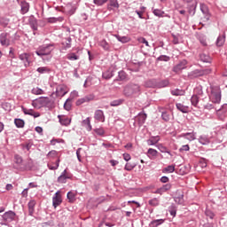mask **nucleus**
<instances>
[{
	"mask_svg": "<svg viewBox=\"0 0 227 227\" xmlns=\"http://www.w3.org/2000/svg\"><path fill=\"white\" fill-rule=\"evenodd\" d=\"M35 205H36V202L35 200H31L28 203V210H29L30 215H33V213L35 212Z\"/></svg>",
	"mask_w": 227,
	"mask_h": 227,
	"instance_id": "27",
	"label": "nucleus"
},
{
	"mask_svg": "<svg viewBox=\"0 0 227 227\" xmlns=\"http://www.w3.org/2000/svg\"><path fill=\"white\" fill-rule=\"evenodd\" d=\"M95 4H98V6H102V4H106L107 3V0H94Z\"/></svg>",
	"mask_w": 227,
	"mask_h": 227,
	"instance_id": "51",
	"label": "nucleus"
},
{
	"mask_svg": "<svg viewBox=\"0 0 227 227\" xmlns=\"http://www.w3.org/2000/svg\"><path fill=\"white\" fill-rule=\"evenodd\" d=\"M36 104H40L42 106H49L51 104V99L49 98H40L35 101H33L32 106L36 107Z\"/></svg>",
	"mask_w": 227,
	"mask_h": 227,
	"instance_id": "7",
	"label": "nucleus"
},
{
	"mask_svg": "<svg viewBox=\"0 0 227 227\" xmlns=\"http://www.w3.org/2000/svg\"><path fill=\"white\" fill-rule=\"evenodd\" d=\"M124 148H126V150H131V148H132V144H131V143L127 144V145L124 146Z\"/></svg>",
	"mask_w": 227,
	"mask_h": 227,
	"instance_id": "63",
	"label": "nucleus"
},
{
	"mask_svg": "<svg viewBox=\"0 0 227 227\" xmlns=\"http://www.w3.org/2000/svg\"><path fill=\"white\" fill-rule=\"evenodd\" d=\"M119 79L120 81H125V79H127V74L124 71H120Z\"/></svg>",
	"mask_w": 227,
	"mask_h": 227,
	"instance_id": "47",
	"label": "nucleus"
},
{
	"mask_svg": "<svg viewBox=\"0 0 227 227\" xmlns=\"http://www.w3.org/2000/svg\"><path fill=\"white\" fill-rule=\"evenodd\" d=\"M94 118L98 121H102V122L106 121V116H104V111L102 110H97L95 112Z\"/></svg>",
	"mask_w": 227,
	"mask_h": 227,
	"instance_id": "12",
	"label": "nucleus"
},
{
	"mask_svg": "<svg viewBox=\"0 0 227 227\" xmlns=\"http://www.w3.org/2000/svg\"><path fill=\"white\" fill-rule=\"evenodd\" d=\"M169 189H171L170 184H164L162 187L156 190L155 194H164V192H167Z\"/></svg>",
	"mask_w": 227,
	"mask_h": 227,
	"instance_id": "14",
	"label": "nucleus"
},
{
	"mask_svg": "<svg viewBox=\"0 0 227 227\" xmlns=\"http://www.w3.org/2000/svg\"><path fill=\"white\" fill-rule=\"evenodd\" d=\"M84 102H90V99L88 98H82L76 101V106H82Z\"/></svg>",
	"mask_w": 227,
	"mask_h": 227,
	"instance_id": "44",
	"label": "nucleus"
},
{
	"mask_svg": "<svg viewBox=\"0 0 227 227\" xmlns=\"http://www.w3.org/2000/svg\"><path fill=\"white\" fill-rule=\"evenodd\" d=\"M29 12V4H27V2H21V12L24 13H27Z\"/></svg>",
	"mask_w": 227,
	"mask_h": 227,
	"instance_id": "23",
	"label": "nucleus"
},
{
	"mask_svg": "<svg viewBox=\"0 0 227 227\" xmlns=\"http://www.w3.org/2000/svg\"><path fill=\"white\" fill-rule=\"evenodd\" d=\"M160 141L159 137H153L150 139L147 140V145L149 146H153V145H157Z\"/></svg>",
	"mask_w": 227,
	"mask_h": 227,
	"instance_id": "21",
	"label": "nucleus"
},
{
	"mask_svg": "<svg viewBox=\"0 0 227 227\" xmlns=\"http://www.w3.org/2000/svg\"><path fill=\"white\" fill-rule=\"evenodd\" d=\"M62 201L63 200H61V193H59V192H57L55 193V196L52 199V203H53L54 208H57L58 207H59V205H61Z\"/></svg>",
	"mask_w": 227,
	"mask_h": 227,
	"instance_id": "9",
	"label": "nucleus"
},
{
	"mask_svg": "<svg viewBox=\"0 0 227 227\" xmlns=\"http://www.w3.org/2000/svg\"><path fill=\"white\" fill-rule=\"evenodd\" d=\"M31 56H33L31 53L26 52L19 55V59L22 61L26 68H27L31 65Z\"/></svg>",
	"mask_w": 227,
	"mask_h": 227,
	"instance_id": "4",
	"label": "nucleus"
},
{
	"mask_svg": "<svg viewBox=\"0 0 227 227\" xmlns=\"http://www.w3.org/2000/svg\"><path fill=\"white\" fill-rule=\"evenodd\" d=\"M200 42L202 45L207 46V40L205 38H200Z\"/></svg>",
	"mask_w": 227,
	"mask_h": 227,
	"instance_id": "62",
	"label": "nucleus"
},
{
	"mask_svg": "<svg viewBox=\"0 0 227 227\" xmlns=\"http://www.w3.org/2000/svg\"><path fill=\"white\" fill-rule=\"evenodd\" d=\"M65 173H67V170L64 171V174L61 175L59 178H58V182L59 184H67V179L70 178L69 176L65 175Z\"/></svg>",
	"mask_w": 227,
	"mask_h": 227,
	"instance_id": "24",
	"label": "nucleus"
},
{
	"mask_svg": "<svg viewBox=\"0 0 227 227\" xmlns=\"http://www.w3.org/2000/svg\"><path fill=\"white\" fill-rule=\"evenodd\" d=\"M200 61H203V63H210V61H212V59L210 58V56L202 53L200 54Z\"/></svg>",
	"mask_w": 227,
	"mask_h": 227,
	"instance_id": "26",
	"label": "nucleus"
},
{
	"mask_svg": "<svg viewBox=\"0 0 227 227\" xmlns=\"http://www.w3.org/2000/svg\"><path fill=\"white\" fill-rule=\"evenodd\" d=\"M37 72L39 74H49L51 72V69L47 67H38Z\"/></svg>",
	"mask_w": 227,
	"mask_h": 227,
	"instance_id": "34",
	"label": "nucleus"
},
{
	"mask_svg": "<svg viewBox=\"0 0 227 227\" xmlns=\"http://www.w3.org/2000/svg\"><path fill=\"white\" fill-rule=\"evenodd\" d=\"M137 41L139 42V43H145L146 45V47H149V43L148 41H146V39H145L144 37H139L137 39Z\"/></svg>",
	"mask_w": 227,
	"mask_h": 227,
	"instance_id": "50",
	"label": "nucleus"
},
{
	"mask_svg": "<svg viewBox=\"0 0 227 227\" xmlns=\"http://www.w3.org/2000/svg\"><path fill=\"white\" fill-rule=\"evenodd\" d=\"M176 202L179 203V205H182V203H184V195H181L179 198H176Z\"/></svg>",
	"mask_w": 227,
	"mask_h": 227,
	"instance_id": "57",
	"label": "nucleus"
},
{
	"mask_svg": "<svg viewBox=\"0 0 227 227\" xmlns=\"http://www.w3.org/2000/svg\"><path fill=\"white\" fill-rule=\"evenodd\" d=\"M113 71L107 70L106 72L103 73V78L104 79H111L113 77Z\"/></svg>",
	"mask_w": 227,
	"mask_h": 227,
	"instance_id": "40",
	"label": "nucleus"
},
{
	"mask_svg": "<svg viewBox=\"0 0 227 227\" xmlns=\"http://www.w3.org/2000/svg\"><path fill=\"white\" fill-rule=\"evenodd\" d=\"M122 102L123 101L121 99L114 100L110 103V106L112 107H116L117 106H121Z\"/></svg>",
	"mask_w": 227,
	"mask_h": 227,
	"instance_id": "41",
	"label": "nucleus"
},
{
	"mask_svg": "<svg viewBox=\"0 0 227 227\" xmlns=\"http://www.w3.org/2000/svg\"><path fill=\"white\" fill-rule=\"evenodd\" d=\"M117 40L119 42H121V43H127L130 42V38L129 36L117 35Z\"/></svg>",
	"mask_w": 227,
	"mask_h": 227,
	"instance_id": "33",
	"label": "nucleus"
},
{
	"mask_svg": "<svg viewBox=\"0 0 227 227\" xmlns=\"http://www.w3.org/2000/svg\"><path fill=\"white\" fill-rule=\"evenodd\" d=\"M67 58L69 61H77L79 59V56L75 55V53H68Z\"/></svg>",
	"mask_w": 227,
	"mask_h": 227,
	"instance_id": "32",
	"label": "nucleus"
},
{
	"mask_svg": "<svg viewBox=\"0 0 227 227\" xmlns=\"http://www.w3.org/2000/svg\"><path fill=\"white\" fill-rule=\"evenodd\" d=\"M153 13L156 17H163L164 12L159 9H154Z\"/></svg>",
	"mask_w": 227,
	"mask_h": 227,
	"instance_id": "46",
	"label": "nucleus"
},
{
	"mask_svg": "<svg viewBox=\"0 0 227 227\" xmlns=\"http://www.w3.org/2000/svg\"><path fill=\"white\" fill-rule=\"evenodd\" d=\"M3 219L5 220L7 223H12V221H15V212L8 211L4 214Z\"/></svg>",
	"mask_w": 227,
	"mask_h": 227,
	"instance_id": "10",
	"label": "nucleus"
},
{
	"mask_svg": "<svg viewBox=\"0 0 227 227\" xmlns=\"http://www.w3.org/2000/svg\"><path fill=\"white\" fill-rule=\"evenodd\" d=\"M68 93V90H67V87L63 84H60L57 87L56 90V95L57 97H65Z\"/></svg>",
	"mask_w": 227,
	"mask_h": 227,
	"instance_id": "8",
	"label": "nucleus"
},
{
	"mask_svg": "<svg viewBox=\"0 0 227 227\" xmlns=\"http://www.w3.org/2000/svg\"><path fill=\"white\" fill-rule=\"evenodd\" d=\"M136 13L138 15L139 19H143V11H136Z\"/></svg>",
	"mask_w": 227,
	"mask_h": 227,
	"instance_id": "61",
	"label": "nucleus"
},
{
	"mask_svg": "<svg viewBox=\"0 0 227 227\" xmlns=\"http://www.w3.org/2000/svg\"><path fill=\"white\" fill-rule=\"evenodd\" d=\"M14 123L18 129H22L24 128L25 122L22 119H15Z\"/></svg>",
	"mask_w": 227,
	"mask_h": 227,
	"instance_id": "29",
	"label": "nucleus"
},
{
	"mask_svg": "<svg viewBox=\"0 0 227 227\" xmlns=\"http://www.w3.org/2000/svg\"><path fill=\"white\" fill-rule=\"evenodd\" d=\"M24 114H28L29 116H33L34 118H39L40 113L35 112L33 109L22 108Z\"/></svg>",
	"mask_w": 227,
	"mask_h": 227,
	"instance_id": "13",
	"label": "nucleus"
},
{
	"mask_svg": "<svg viewBox=\"0 0 227 227\" xmlns=\"http://www.w3.org/2000/svg\"><path fill=\"white\" fill-rule=\"evenodd\" d=\"M224 42H225L224 37L219 36V37L217 38V40H216V45H217L218 47H223V45H224Z\"/></svg>",
	"mask_w": 227,
	"mask_h": 227,
	"instance_id": "37",
	"label": "nucleus"
},
{
	"mask_svg": "<svg viewBox=\"0 0 227 227\" xmlns=\"http://www.w3.org/2000/svg\"><path fill=\"white\" fill-rule=\"evenodd\" d=\"M205 214L207 217H209V219H214V217H215V214H214V212H212L210 209H207Z\"/></svg>",
	"mask_w": 227,
	"mask_h": 227,
	"instance_id": "43",
	"label": "nucleus"
},
{
	"mask_svg": "<svg viewBox=\"0 0 227 227\" xmlns=\"http://www.w3.org/2000/svg\"><path fill=\"white\" fill-rule=\"evenodd\" d=\"M32 93L33 95H43V90L35 87L32 89Z\"/></svg>",
	"mask_w": 227,
	"mask_h": 227,
	"instance_id": "35",
	"label": "nucleus"
},
{
	"mask_svg": "<svg viewBox=\"0 0 227 227\" xmlns=\"http://www.w3.org/2000/svg\"><path fill=\"white\" fill-rule=\"evenodd\" d=\"M94 131L98 134V136H104V134H106L103 128L96 129Z\"/></svg>",
	"mask_w": 227,
	"mask_h": 227,
	"instance_id": "48",
	"label": "nucleus"
},
{
	"mask_svg": "<svg viewBox=\"0 0 227 227\" xmlns=\"http://www.w3.org/2000/svg\"><path fill=\"white\" fill-rule=\"evenodd\" d=\"M52 44H47L45 46H40L35 51V54H37V56H40V58H42L43 59H45V56H48L49 60L51 59V58H52V56L51 55V52H52Z\"/></svg>",
	"mask_w": 227,
	"mask_h": 227,
	"instance_id": "1",
	"label": "nucleus"
},
{
	"mask_svg": "<svg viewBox=\"0 0 227 227\" xmlns=\"http://www.w3.org/2000/svg\"><path fill=\"white\" fill-rule=\"evenodd\" d=\"M83 127H86L87 130H91V122L90 121V117L82 121Z\"/></svg>",
	"mask_w": 227,
	"mask_h": 227,
	"instance_id": "30",
	"label": "nucleus"
},
{
	"mask_svg": "<svg viewBox=\"0 0 227 227\" xmlns=\"http://www.w3.org/2000/svg\"><path fill=\"white\" fill-rule=\"evenodd\" d=\"M15 159H16V162H17L18 164H20V162H22V158H21V157L15 156Z\"/></svg>",
	"mask_w": 227,
	"mask_h": 227,
	"instance_id": "64",
	"label": "nucleus"
},
{
	"mask_svg": "<svg viewBox=\"0 0 227 227\" xmlns=\"http://www.w3.org/2000/svg\"><path fill=\"white\" fill-rule=\"evenodd\" d=\"M74 192H67V199L69 200V201H74Z\"/></svg>",
	"mask_w": 227,
	"mask_h": 227,
	"instance_id": "56",
	"label": "nucleus"
},
{
	"mask_svg": "<svg viewBox=\"0 0 227 227\" xmlns=\"http://www.w3.org/2000/svg\"><path fill=\"white\" fill-rule=\"evenodd\" d=\"M194 93H196L197 95H203V89H201V86L197 87L194 90Z\"/></svg>",
	"mask_w": 227,
	"mask_h": 227,
	"instance_id": "52",
	"label": "nucleus"
},
{
	"mask_svg": "<svg viewBox=\"0 0 227 227\" xmlns=\"http://www.w3.org/2000/svg\"><path fill=\"white\" fill-rule=\"evenodd\" d=\"M137 120H138L139 125H143V123L146 121V114H139Z\"/></svg>",
	"mask_w": 227,
	"mask_h": 227,
	"instance_id": "28",
	"label": "nucleus"
},
{
	"mask_svg": "<svg viewBox=\"0 0 227 227\" xmlns=\"http://www.w3.org/2000/svg\"><path fill=\"white\" fill-rule=\"evenodd\" d=\"M209 98L214 104H219L221 102V88L217 86L211 87Z\"/></svg>",
	"mask_w": 227,
	"mask_h": 227,
	"instance_id": "3",
	"label": "nucleus"
},
{
	"mask_svg": "<svg viewBox=\"0 0 227 227\" xmlns=\"http://www.w3.org/2000/svg\"><path fill=\"white\" fill-rule=\"evenodd\" d=\"M99 45H100V47H102V49H104V51H109V49H111L109 43L107 41H106L105 39H103L99 42Z\"/></svg>",
	"mask_w": 227,
	"mask_h": 227,
	"instance_id": "22",
	"label": "nucleus"
},
{
	"mask_svg": "<svg viewBox=\"0 0 227 227\" xmlns=\"http://www.w3.org/2000/svg\"><path fill=\"white\" fill-rule=\"evenodd\" d=\"M162 223H164L163 219H160V220H153L152 222V224H154L155 226H159L160 224H162Z\"/></svg>",
	"mask_w": 227,
	"mask_h": 227,
	"instance_id": "54",
	"label": "nucleus"
},
{
	"mask_svg": "<svg viewBox=\"0 0 227 227\" xmlns=\"http://www.w3.org/2000/svg\"><path fill=\"white\" fill-rule=\"evenodd\" d=\"M123 159H124V160H126L127 162H129V160H130V159H131L130 154H129V153H124V154H123Z\"/></svg>",
	"mask_w": 227,
	"mask_h": 227,
	"instance_id": "60",
	"label": "nucleus"
},
{
	"mask_svg": "<svg viewBox=\"0 0 227 227\" xmlns=\"http://www.w3.org/2000/svg\"><path fill=\"white\" fill-rule=\"evenodd\" d=\"M58 118L61 125H65L66 127H67V125L72 121V120L68 119V117L65 115H59Z\"/></svg>",
	"mask_w": 227,
	"mask_h": 227,
	"instance_id": "16",
	"label": "nucleus"
},
{
	"mask_svg": "<svg viewBox=\"0 0 227 227\" xmlns=\"http://www.w3.org/2000/svg\"><path fill=\"white\" fill-rule=\"evenodd\" d=\"M160 182H161L162 184H168V182H169V177H168V176H162V177L160 178Z\"/></svg>",
	"mask_w": 227,
	"mask_h": 227,
	"instance_id": "59",
	"label": "nucleus"
},
{
	"mask_svg": "<svg viewBox=\"0 0 227 227\" xmlns=\"http://www.w3.org/2000/svg\"><path fill=\"white\" fill-rule=\"evenodd\" d=\"M181 137H184L188 141H194L196 139V135L194 133H184L181 135Z\"/></svg>",
	"mask_w": 227,
	"mask_h": 227,
	"instance_id": "20",
	"label": "nucleus"
},
{
	"mask_svg": "<svg viewBox=\"0 0 227 227\" xmlns=\"http://www.w3.org/2000/svg\"><path fill=\"white\" fill-rule=\"evenodd\" d=\"M183 91L180 90H171V94L176 96V97H178L180 95H183Z\"/></svg>",
	"mask_w": 227,
	"mask_h": 227,
	"instance_id": "49",
	"label": "nucleus"
},
{
	"mask_svg": "<svg viewBox=\"0 0 227 227\" xmlns=\"http://www.w3.org/2000/svg\"><path fill=\"white\" fill-rule=\"evenodd\" d=\"M157 155H159V152L153 148H150L147 151V156L149 157V159H151L152 160H153V159H157Z\"/></svg>",
	"mask_w": 227,
	"mask_h": 227,
	"instance_id": "15",
	"label": "nucleus"
},
{
	"mask_svg": "<svg viewBox=\"0 0 227 227\" xmlns=\"http://www.w3.org/2000/svg\"><path fill=\"white\" fill-rule=\"evenodd\" d=\"M176 106V109H178V111H181V113H188L189 112L188 106H185L180 103H177Z\"/></svg>",
	"mask_w": 227,
	"mask_h": 227,
	"instance_id": "25",
	"label": "nucleus"
},
{
	"mask_svg": "<svg viewBox=\"0 0 227 227\" xmlns=\"http://www.w3.org/2000/svg\"><path fill=\"white\" fill-rule=\"evenodd\" d=\"M8 34L3 33L0 35V43L8 47L10 45V39H8Z\"/></svg>",
	"mask_w": 227,
	"mask_h": 227,
	"instance_id": "11",
	"label": "nucleus"
},
{
	"mask_svg": "<svg viewBox=\"0 0 227 227\" xmlns=\"http://www.w3.org/2000/svg\"><path fill=\"white\" fill-rule=\"evenodd\" d=\"M175 165H169L167 168H163L162 173H174Z\"/></svg>",
	"mask_w": 227,
	"mask_h": 227,
	"instance_id": "31",
	"label": "nucleus"
},
{
	"mask_svg": "<svg viewBox=\"0 0 227 227\" xmlns=\"http://www.w3.org/2000/svg\"><path fill=\"white\" fill-rule=\"evenodd\" d=\"M189 150H191L189 145H184L179 149V152H189Z\"/></svg>",
	"mask_w": 227,
	"mask_h": 227,
	"instance_id": "53",
	"label": "nucleus"
},
{
	"mask_svg": "<svg viewBox=\"0 0 227 227\" xmlns=\"http://www.w3.org/2000/svg\"><path fill=\"white\" fill-rule=\"evenodd\" d=\"M64 109H66V111H70V109H72V101H70V99H67L65 104H64Z\"/></svg>",
	"mask_w": 227,
	"mask_h": 227,
	"instance_id": "39",
	"label": "nucleus"
},
{
	"mask_svg": "<svg viewBox=\"0 0 227 227\" xmlns=\"http://www.w3.org/2000/svg\"><path fill=\"white\" fill-rule=\"evenodd\" d=\"M192 105L196 107L198 106V103L200 102V98H198V95H193L191 98Z\"/></svg>",
	"mask_w": 227,
	"mask_h": 227,
	"instance_id": "36",
	"label": "nucleus"
},
{
	"mask_svg": "<svg viewBox=\"0 0 227 227\" xmlns=\"http://www.w3.org/2000/svg\"><path fill=\"white\" fill-rule=\"evenodd\" d=\"M135 168H136V164L128 162V163H126L124 169H126V171H132Z\"/></svg>",
	"mask_w": 227,
	"mask_h": 227,
	"instance_id": "38",
	"label": "nucleus"
},
{
	"mask_svg": "<svg viewBox=\"0 0 227 227\" xmlns=\"http://www.w3.org/2000/svg\"><path fill=\"white\" fill-rule=\"evenodd\" d=\"M149 205H151V207L159 206V199L157 198L152 199L151 200H149Z\"/></svg>",
	"mask_w": 227,
	"mask_h": 227,
	"instance_id": "42",
	"label": "nucleus"
},
{
	"mask_svg": "<svg viewBox=\"0 0 227 227\" xmlns=\"http://www.w3.org/2000/svg\"><path fill=\"white\" fill-rule=\"evenodd\" d=\"M139 91H141L139 85L129 83L124 87L123 95L125 97H133V95L139 93Z\"/></svg>",
	"mask_w": 227,
	"mask_h": 227,
	"instance_id": "2",
	"label": "nucleus"
},
{
	"mask_svg": "<svg viewBox=\"0 0 227 227\" xmlns=\"http://www.w3.org/2000/svg\"><path fill=\"white\" fill-rule=\"evenodd\" d=\"M159 150L161 152V153H168V155H171V152L168 150V148L164 147L163 145H159Z\"/></svg>",
	"mask_w": 227,
	"mask_h": 227,
	"instance_id": "45",
	"label": "nucleus"
},
{
	"mask_svg": "<svg viewBox=\"0 0 227 227\" xmlns=\"http://www.w3.org/2000/svg\"><path fill=\"white\" fill-rule=\"evenodd\" d=\"M209 74H212V69L210 68L202 70L195 69L191 73V75L192 77H201V75H208Z\"/></svg>",
	"mask_w": 227,
	"mask_h": 227,
	"instance_id": "5",
	"label": "nucleus"
},
{
	"mask_svg": "<svg viewBox=\"0 0 227 227\" xmlns=\"http://www.w3.org/2000/svg\"><path fill=\"white\" fill-rule=\"evenodd\" d=\"M185 68H187V60H182L173 67V72H175V74H180V72L185 70Z\"/></svg>",
	"mask_w": 227,
	"mask_h": 227,
	"instance_id": "6",
	"label": "nucleus"
},
{
	"mask_svg": "<svg viewBox=\"0 0 227 227\" xmlns=\"http://www.w3.org/2000/svg\"><path fill=\"white\" fill-rule=\"evenodd\" d=\"M48 157L49 159H52V157H58V153L56 151H51L48 153Z\"/></svg>",
	"mask_w": 227,
	"mask_h": 227,
	"instance_id": "55",
	"label": "nucleus"
},
{
	"mask_svg": "<svg viewBox=\"0 0 227 227\" xmlns=\"http://www.w3.org/2000/svg\"><path fill=\"white\" fill-rule=\"evenodd\" d=\"M49 169L56 170L58 168H59V158H57L55 161L50 162L48 164Z\"/></svg>",
	"mask_w": 227,
	"mask_h": 227,
	"instance_id": "18",
	"label": "nucleus"
},
{
	"mask_svg": "<svg viewBox=\"0 0 227 227\" xmlns=\"http://www.w3.org/2000/svg\"><path fill=\"white\" fill-rule=\"evenodd\" d=\"M108 10H114V8H120V4H118V0H108Z\"/></svg>",
	"mask_w": 227,
	"mask_h": 227,
	"instance_id": "17",
	"label": "nucleus"
},
{
	"mask_svg": "<svg viewBox=\"0 0 227 227\" xmlns=\"http://www.w3.org/2000/svg\"><path fill=\"white\" fill-rule=\"evenodd\" d=\"M65 12H67L68 15H74V13H75V6L72 5L71 4H68L65 7Z\"/></svg>",
	"mask_w": 227,
	"mask_h": 227,
	"instance_id": "19",
	"label": "nucleus"
},
{
	"mask_svg": "<svg viewBox=\"0 0 227 227\" xmlns=\"http://www.w3.org/2000/svg\"><path fill=\"white\" fill-rule=\"evenodd\" d=\"M162 116V119L165 121H169V114H166V113H163L161 114Z\"/></svg>",
	"mask_w": 227,
	"mask_h": 227,
	"instance_id": "58",
	"label": "nucleus"
}]
</instances>
